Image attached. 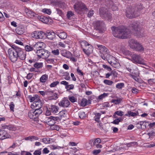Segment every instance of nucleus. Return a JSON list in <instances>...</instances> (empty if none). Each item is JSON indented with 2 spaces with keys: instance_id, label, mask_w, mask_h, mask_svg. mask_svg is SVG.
I'll use <instances>...</instances> for the list:
<instances>
[{
  "instance_id": "obj_23",
  "label": "nucleus",
  "mask_w": 155,
  "mask_h": 155,
  "mask_svg": "<svg viewBox=\"0 0 155 155\" xmlns=\"http://www.w3.org/2000/svg\"><path fill=\"white\" fill-rule=\"evenodd\" d=\"M49 109L52 113L56 114L58 113L59 108L58 107L55 105H51L49 108Z\"/></svg>"
},
{
  "instance_id": "obj_25",
  "label": "nucleus",
  "mask_w": 155,
  "mask_h": 155,
  "mask_svg": "<svg viewBox=\"0 0 155 155\" xmlns=\"http://www.w3.org/2000/svg\"><path fill=\"white\" fill-rule=\"evenodd\" d=\"M97 46L99 49L104 53V54H107L109 53L108 49L105 46L101 45H97Z\"/></svg>"
},
{
  "instance_id": "obj_46",
  "label": "nucleus",
  "mask_w": 155,
  "mask_h": 155,
  "mask_svg": "<svg viewBox=\"0 0 155 155\" xmlns=\"http://www.w3.org/2000/svg\"><path fill=\"white\" fill-rule=\"evenodd\" d=\"M25 49L26 51H31L33 50V48H32L31 46L26 45L25 47Z\"/></svg>"
},
{
  "instance_id": "obj_5",
  "label": "nucleus",
  "mask_w": 155,
  "mask_h": 155,
  "mask_svg": "<svg viewBox=\"0 0 155 155\" xmlns=\"http://www.w3.org/2000/svg\"><path fill=\"white\" fill-rule=\"evenodd\" d=\"M130 27L136 36L141 35V24L138 22H134L131 25Z\"/></svg>"
},
{
  "instance_id": "obj_8",
  "label": "nucleus",
  "mask_w": 155,
  "mask_h": 155,
  "mask_svg": "<svg viewBox=\"0 0 155 155\" xmlns=\"http://www.w3.org/2000/svg\"><path fill=\"white\" fill-rule=\"evenodd\" d=\"M42 112V110L35 109V110H31L29 111L28 116L30 119H35L37 118Z\"/></svg>"
},
{
  "instance_id": "obj_29",
  "label": "nucleus",
  "mask_w": 155,
  "mask_h": 155,
  "mask_svg": "<svg viewBox=\"0 0 155 155\" xmlns=\"http://www.w3.org/2000/svg\"><path fill=\"white\" fill-rule=\"evenodd\" d=\"M80 44L81 47L83 49L89 44L87 41L85 40H81L80 41Z\"/></svg>"
},
{
  "instance_id": "obj_34",
  "label": "nucleus",
  "mask_w": 155,
  "mask_h": 155,
  "mask_svg": "<svg viewBox=\"0 0 155 155\" xmlns=\"http://www.w3.org/2000/svg\"><path fill=\"white\" fill-rule=\"evenodd\" d=\"M42 50H44V49L43 48L40 49L39 50H38L36 51V53L38 56V57L41 58V57H42V55L43 54H42Z\"/></svg>"
},
{
  "instance_id": "obj_52",
  "label": "nucleus",
  "mask_w": 155,
  "mask_h": 155,
  "mask_svg": "<svg viewBox=\"0 0 155 155\" xmlns=\"http://www.w3.org/2000/svg\"><path fill=\"white\" fill-rule=\"evenodd\" d=\"M121 101L120 99H112L111 101V102L114 103L115 104H119Z\"/></svg>"
},
{
  "instance_id": "obj_39",
  "label": "nucleus",
  "mask_w": 155,
  "mask_h": 155,
  "mask_svg": "<svg viewBox=\"0 0 155 155\" xmlns=\"http://www.w3.org/2000/svg\"><path fill=\"white\" fill-rule=\"evenodd\" d=\"M103 82L104 84L109 85H111L113 83L112 81L106 79L104 80Z\"/></svg>"
},
{
  "instance_id": "obj_10",
  "label": "nucleus",
  "mask_w": 155,
  "mask_h": 155,
  "mask_svg": "<svg viewBox=\"0 0 155 155\" xmlns=\"http://www.w3.org/2000/svg\"><path fill=\"white\" fill-rule=\"evenodd\" d=\"M45 32L41 31H35L32 35V37L37 39L45 38Z\"/></svg>"
},
{
  "instance_id": "obj_47",
  "label": "nucleus",
  "mask_w": 155,
  "mask_h": 155,
  "mask_svg": "<svg viewBox=\"0 0 155 155\" xmlns=\"http://www.w3.org/2000/svg\"><path fill=\"white\" fill-rule=\"evenodd\" d=\"M59 83V82L58 81H54L51 83L50 85V87H54Z\"/></svg>"
},
{
  "instance_id": "obj_9",
  "label": "nucleus",
  "mask_w": 155,
  "mask_h": 155,
  "mask_svg": "<svg viewBox=\"0 0 155 155\" xmlns=\"http://www.w3.org/2000/svg\"><path fill=\"white\" fill-rule=\"evenodd\" d=\"M131 59L132 61L134 63L144 64L143 60L140 55L134 54L131 56Z\"/></svg>"
},
{
  "instance_id": "obj_37",
  "label": "nucleus",
  "mask_w": 155,
  "mask_h": 155,
  "mask_svg": "<svg viewBox=\"0 0 155 155\" xmlns=\"http://www.w3.org/2000/svg\"><path fill=\"white\" fill-rule=\"evenodd\" d=\"M42 11L44 13L50 15L51 13V10L50 9L44 8L42 9Z\"/></svg>"
},
{
  "instance_id": "obj_44",
  "label": "nucleus",
  "mask_w": 155,
  "mask_h": 155,
  "mask_svg": "<svg viewBox=\"0 0 155 155\" xmlns=\"http://www.w3.org/2000/svg\"><path fill=\"white\" fill-rule=\"evenodd\" d=\"M79 117L81 119H83L86 117V114L84 112H81L79 113Z\"/></svg>"
},
{
  "instance_id": "obj_7",
  "label": "nucleus",
  "mask_w": 155,
  "mask_h": 155,
  "mask_svg": "<svg viewBox=\"0 0 155 155\" xmlns=\"http://www.w3.org/2000/svg\"><path fill=\"white\" fill-rule=\"evenodd\" d=\"M8 53L10 59L12 62H15L18 59L17 53L15 51L14 48H9L8 50Z\"/></svg>"
},
{
  "instance_id": "obj_30",
  "label": "nucleus",
  "mask_w": 155,
  "mask_h": 155,
  "mask_svg": "<svg viewBox=\"0 0 155 155\" xmlns=\"http://www.w3.org/2000/svg\"><path fill=\"white\" fill-rule=\"evenodd\" d=\"M134 74H130V76L133 79L135 80L136 81L138 82H139V79L137 78L139 75V73H134Z\"/></svg>"
},
{
  "instance_id": "obj_49",
  "label": "nucleus",
  "mask_w": 155,
  "mask_h": 155,
  "mask_svg": "<svg viewBox=\"0 0 155 155\" xmlns=\"http://www.w3.org/2000/svg\"><path fill=\"white\" fill-rule=\"evenodd\" d=\"M121 119V118L116 119L114 120L112 123L115 124H118L119 122H120Z\"/></svg>"
},
{
  "instance_id": "obj_32",
  "label": "nucleus",
  "mask_w": 155,
  "mask_h": 155,
  "mask_svg": "<svg viewBox=\"0 0 155 155\" xmlns=\"http://www.w3.org/2000/svg\"><path fill=\"white\" fill-rule=\"evenodd\" d=\"M48 75L46 74L43 75L40 78V81L41 82H45L48 78Z\"/></svg>"
},
{
  "instance_id": "obj_20",
  "label": "nucleus",
  "mask_w": 155,
  "mask_h": 155,
  "mask_svg": "<svg viewBox=\"0 0 155 155\" xmlns=\"http://www.w3.org/2000/svg\"><path fill=\"white\" fill-rule=\"evenodd\" d=\"M38 17L39 20L44 23L47 24L49 22H51V20L49 17L41 16Z\"/></svg>"
},
{
  "instance_id": "obj_38",
  "label": "nucleus",
  "mask_w": 155,
  "mask_h": 155,
  "mask_svg": "<svg viewBox=\"0 0 155 155\" xmlns=\"http://www.w3.org/2000/svg\"><path fill=\"white\" fill-rule=\"evenodd\" d=\"M123 112L121 111H117L115 112L114 114V115L113 116L115 118L116 117L115 116V114H117L120 116H122L123 115Z\"/></svg>"
},
{
  "instance_id": "obj_2",
  "label": "nucleus",
  "mask_w": 155,
  "mask_h": 155,
  "mask_svg": "<svg viewBox=\"0 0 155 155\" xmlns=\"http://www.w3.org/2000/svg\"><path fill=\"white\" fill-rule=\"evenodd\" d=\"M142 9V6L141 5H134L127 8L126 11V16L129 18L137 17L139 15V12Z\"/></svg>"
},
{
  "instance_id": "obj_4",
  "label": "nucleus",
  "mask_w": 155,
  "mask_h": 155,
  "mask_svg": "<svg viewBox=\"0 0 155 155\" xmlns=\"http://www.w3.org/2000/svg\"><path fill=\"white\" fill-rule=\"evenodd\" d=\"M12 48H14L15 50V51L17 53L18 58L21 60H24L26 58V52L21 48L18 47L14 45L12 46Z\"/></svg>"
},
{
  "instance_id": "obj_59",
  "label": "nucleus",
  "mask_w": 155,
  "mask_h": 155,
  "mask_svg": "<svg viewBox=\"0 0 155 155\" xmlns=\"http://www.w3.org/2000/svg\"><path fill=\"white\" fill-rule=\"evenodd\" d=\"M41 153V151L40 150H37L35 151L33 154L34 155H40Z\"/></svg>"
},
{
  "instance_id": "obj_27",
  "label": "nucleus",
  "mask_w": 155,
  "mask_h": 155,
  "mask_svg": "<svg viewBox=\"0 0 155 155\" xmlns=\"http://www.w3.org/2000/svg\"><path fill=\"white\" fill-rule=\"evenodd\" d=\"M133 49L137 51H143L144 48L142 45L138 43L135 46V48Z\"/></svg>"
},
{
  "instance_id": "obj_21",
  "label": "nucleus",
  "mask_w": 155,
  "mask_h": 155,
  "mask_svg": "<svg viewBox=\"0 0 155 155\" xmlns=\"http://www.w3.org/2000/svg\"><path fill=\"white\" fill-rule=\"evenodd\" d=\"M25 12L28 16L30 18L37 17V15L32 11L26 8L25 9Z\"/></svg>"
},
{
  "instance_id": "obj_62",
  "label": "nucleus",
  "mask_w": 155,
  "mask_h": 155,
  "mask_svg": "<svg viewBox=\"0 0 155 155\" xmlns=\"http://www.w3.org/2000/svg\"><path fill=\"white\" fill-rule=\"evenodd\" d=\"M101 140L99 138H97L94 142V144H98L101 142Z\"/></svg>"
},
{
  "instance_id": "obj_12",
  "label": "nucleus",
  "mask_w": 155,
  "mask_h": 155,
  "mask_svg": "<svg viewBox=\"0 0 155 155\" xmlns=\"http://www.w3.org/2000/svg\"><path fill=\"white\" fill-rule=\"evenodd\" d=\"M45 33V38H47L49 39L52 40L55 37L56 34L52 31H47Z\"/></svg>"
},
{
  "instance_id": "obj_19",
  "label": "nucleus",
  "mask_w": 155,
  "mask_h": 155,
  "mask_svg": "<svg viewBox=\"0 0 155 155\" xmlns=\"http://www.w3.org/2000/svg\"><path fill=\"white\" fill-rule=\"evenodd\" d=\"M139 42L134 39H130L129 40V46L130 47L133 49L135 48V46Z\"/></svg>"
},
{
  "instance_id": "obj_6",
  "label": "nucleus",
  "mask_w": 155,
  "mask_h": 155,
  "mask_svg": "<svg viewBox=\"0 0 155 155\" xmlns=\"http://www.w3.org/2000/svg\"><path fill=\"white\" fill-rule=\"evenodd\" d=\"M100 16L103 18L110 19L111 18V14L104 8H101L99 9Z\"/></svg>"
},
{
  "instance_id": "obj_28",
  "label": "nucleus",
  "mask_w": 155,
  "mask_h": 155,
  "mask_svg": "<svg viewBox=\"0 0 155 155\" xmlns=\"http://www.w3.org/2000/svg\"><path fill=\"white\" fill-rule=\"evenodd\" d=\"M42 54L43 55H42V57H41V58H47L49 57L50 55V53L49 52V51L47 50H42Z\"/></svg>"
},
{
  "instance_id": "obj_24",
  "label": "nucleus",
  "mask_w": 155,
  "mask_h": 155,
  "mask_svg": "<svg viewBox=\"0 0 155 155\" xmlns=\"http://www.w3.org/2000/svg\"><path fill=\"white\" fill-rule=\"evenodd\" d=\"M61 54L63 56L69 58L71 56V53L70 52L65 50H62L61 51Z\"/></svg>"
},
{
  "instance_id": "obj_50",
  "label": "nucleus",
  "mask_w": 155,
  "mask_h": 155,
  "mask_svg": "<svg viewBox=\"0 0 155 155\" xmlns=\"http://www.w3.org/2000/svg\"><path fill=\"white\" fill-rule=\"evenodd\" d=\"M74 15L73 13L71 11H68L67 14V18L68 19H70V18L72 16Z\"/></svg>"
},
{
  "instance_id": "obj_18",
  "label": "nucleus",
  "mask_w": 155,
  "mask_h": 155,
  "mask_svg": "<svg viewBox=\"0 0 155 155\" xmlns=\"http://www.w3.org/2000/svg\"><path fill=\"white\" fill-rule=\"evenodd\" d=\"M104 24L102 21H97L94 22V27L96 30H100Z\"/></svg>"
},
{
  "instance_id": "obj_48",
  "label": "nucleus",
  "mask_w": 155,
  "mask_h": 155,
  "mask_svg": "<svg viewBox=\"0 0 155 155\" xmlns=\"http://www.w3.org/2000/svg\"><path fill=\"white\" fill-rule=\"evenodd\" d=\"M49 99L50 100H56L58 98L57 94L56 93H54V94L53 96H50L49 97Z\"/></svg>"
},
{
  "instance_id": "obj_33",
  "label": "nucleus",
  "mask_w": 155,
  "mask_h": 155,
  "mask_svg": "<svg viewBox=\"0 0 155 155\" xmlns=\"http://www.w3.org/2000/svg\"><path fill=\"white\" fill-rule=\"evenodd\" d=\"M43 66V63L41 62L35 63L34 64V66L36 68H42Z\"/></svg>"
},
{
  "instance_id": "obj_40",
  "label": "nucleus",
  "mask_w": 155,
  "mask_h": 155,
  "mask_svg": "<svg viewBox=\"0 0 155 155\" xmlns=\"http://www.w3.org/2000/svg\"><path fill=\"white\" fill-rule=\"evenodd\" d=\"M42 141L45 143L47 144L50 143V138H45L42 139Z\"/></svg>"
},
{
  "instance_id": "obj_57",
  "label": "nucleus",
  "mask_w": 155,
  "mask_h": 155,
  "mask_svg": "<svg viewBox=\"0 0 155 155\" xmlns=\"http://www.w3.org/2000/svg\"><path fill=\"white\" fill-rule=\"evenodd\" d=\"M21 155H32L31 153L29 152L25 151H22L21 152Z\"/></svg>"
},
{
  "instance_id": "obj_56",
  "label": "nucleus",
  "mask_w": 155,
  "mask_h": 155,
  "mask_svg": "<svg viewBox=\"0 0 155 155\" xmlns=\"http://www.w3.org/2000/svg\"><path fill=\"white\" fill-rule=\"evenodd\" d=\"M69 99L70 101L72 103H74L77 101V99L74 96H71L69 97Z\"/></svg>"
},
{
  "instance_id": "obj_42",
  "label": "nucleus",
  "mask_w": 155,
  "mask_h": 155,
  "mask_svg": "<svg viewBox=\"0 0 155 155\" xmlns=\"http://www.w3.org/2000/svg\"><path fill=\"white\" fill-rule=\"evenodd\" d=\"M50 129L52 130H59L60 129V127L58 126L53 125L51 126Z\"/></svg>"
},
{
  "instance_id": "obj_51",
  "label": "nucleus",
  "mask_w": 155,
  "mask_h": 155,
  "mask_svg": "<svg viewBox=\"0 0 155 155\" xmlns=\"http://www.w3.org/2000/svg\"><path fill=\"white\" fill-rule=\"evenodd\" d=\"M74 88V85L73 84H68L67 86L65 87L66 89L67 90H69L73 89Z\"/></svg>"
},
{
  "instance_id": "obj_35",
  "label": "nucleus",
  "mask_w": 155,
  "mask_h": 155,
  "mask_svg": "<svg viewBox=\"0 0 155 155\" xmlns=\"http://www.w3.org/2000/svg\"><path fill=\"white\" fill-rule=\"evenodd\" d=\"M47 122L48 124L51 126L54 125L55 123V122H54L52 119H51L50 117H49L47 119Z\"/></svg>"
},
{
  "instance_id": "obj_31",
  "label": "nucleus",
  "mask_w": 155,
  "mask_h": 155,
  "mask_svg": "<svg viewBox=\"0 0 155 155\" xmlns=\"http://www.w3.org/2000/svg\"><path fill=\"white\" fill-rule=\"evenodd\" d=\"M137 113L133 112L131 111H128L127 112V114H125V116L129 117L130 116L134 117L137 116Z\"/></svg>"
},
{
  "instance_id": "obj_1",
  "label": "nucleus",
  "mask_w": 155,
  "mask_h": 155,
  "mask_svg": "<svg viewBox=\"0 0 155 155\" xmlns=\"http://www.w3.org/2000/svg\"><path fill=\"white\" fill-rule=\"evenodd\" d=\"M111 29L114 36L120 38H129L131 34L130 31L124 26L112 27Z\"/></svg>"
},
{
  "instance_id": "obj_53",
  "label": "nucleus",
  "mask_w": 155,
  "mask_h": 155,
  "mask_svg": "<svg viewBox=\"0 0 155 155\" xmlns=\"http://www.w3.org/2000/svg\"><path fill=\"white\" fill-rule=\"evenodd\" d=\"M124 86V84L123 83H119L116 85V87L118 89H121Z\"/></svg>"
},
{
  "instance_id": "obj_54",
  "label": "nucleus",
  "mask_w": 155,
  "mask_h": 155,
  "mask_svg": "<svg viewBox=\"0 0 155 155\" xmlns=\"http://www.w3.org/2000/svg\"><path fill=\"white\" fill-rule=\"evenodd\" d=\"M52 53L54 55H58L59 54V50L58 49H56L52 50Z\"/></svg>"
},
{
  "instance_id": "obj_11",
  "label": "nucleus",
  "mask_w": 155,
  "mask_h": 155,
  "mask_svg": "<svg viewBox=\"0 0 155 155\" xmlns=\"http://www.w3.org/2000/svg\"><path fill=\"white\" fill-rule=\"evenodd\" d=\"M56 34L60 38L62 39H64L67 37V33L61 30H57Z\"/></svg>"
},
{
  "instance_id": "obj_45",
  "label": "nucleus",
  "mask_w": 155,
  "mask_h": 155,
  "mask_svg": "<svg viewBox=\"0 0 155 155\" xmlns=\"http://www.w3.org/2000/svg\"><path fill=\"white\" fill-rule=\"evenodd\" d=\"M108 95V94L106 93H104L99 96L98 98L100 99H102L106 97Z\"/></svg>"
},
{
  "instance_id": "obj_13",
  "label": "nucleus",
  "mask_w": 155,
  "mask_h": 155,
  "mask_svg": "<svg viewBox=\"0 0 155 155\" xmlns=\"http://www.w3.org/2000/svg\"><path fill=\"white\" fill-rule=\"evenodd\" d=\"M45 44L42 42H38L34 46L33 50L36 51L40 49L43 48L45 47Z\"/></svg>"
},
{
  "instance_id": "obj_15",
  "label": "nucleus",
  "mask_w": 155,
  "mask_h": 155,
  "mask_svg": "<svg viewBox=\"0 0 155 155\" xmlns=\"http://www.w3.org/2000/svg\"><path fill=\"white\" fill-rule=\"evenodd\" d=\"M10 135L5 130H2L0 131V139L3 140L6 138H9Z\"/></svg>"
},
{
  "instance_id": "obj_22",
  "label": "nucleus",
  "mask_w": 155,
  "mask_h": 155,
  "mask_svg": "<svg viewBox=\"0 0 155 155\" xmlns=\"http://www.w3.org/2000/svg\"><path fill=\"white\" fill-rule=\"evenodd\" d=\"M15 31L17 34L21 35L25 32V28L23 26L21 25L16 28Z\"/></svg>"
},
{
  "instance_id": "obj_16",
  "label": "nucleus",
  "mask_w": 155,
  "mask_h": 155,
  "mask_svg": "<svg viewBox=\"0 0 155 155\" xmlns=\"http://www.w3.org/2000/svg\"><path fill=\"white\" fill-rule=\"evenodd\" d=\"M83 51L86 54L89 55L93 51V47L91 45L89 44L87 46L83 48Z\"/></svg>"
},
{
  "instance_id": "obj_63",
  "label": "nucleus",
  "mask_w": 155,
  "mask_h": 155,
  "mask_svg": "<svg viewBox=\"0 0 155 155\" xmlns=\"http://www.w3.org/2000/svg\"><path fill=\"white\" fill-rule=\"evenodd\" d=\"M59 114L61 117H64V115L65 114V111L64 110L60 111L59 113Z\"/></svg>"
},
{
  "instance_id": "obj_60",
  "label": "nucleus",
  "mask_w": 155,
  "mask_h": 155,
  "mask_svg": "<svg viewBox=\"0 0 155 155\" xmlns=\"http://www.w3.org/2000/svg\"><path fill=\"white\" fill-rule=\"evenodd\" d=\"M148 135L150 137L155 136V132L151 131L148 133Z\"/></svg>"
},
{
  "instance_id": "obj_64",
  "label": "nucleus",
  "mask_w": 155,
  "mask_h": 155,
  "mask_svg": "<svg viewBox=\"0 0 155 155\" xmlns=\"http://www.w3.org/2000/svg\"><path fill=\"white\" fill-rule=\"evenodd\" d=\"M103 67L104 68L106 69L109 71H110L111 70V68L110 67L107 66V65L103 64Z\"/></svg>"
},
{
  "instance_id": "obj_3",
  "label": "nucleus",
  "mask_w": 155,
  "mask_h": 155,
  "mask_svg": "<svg viewBox=\"0 0 155 155\" xmlns=\"http://www.w3.org/2000/svg\"><path fill=\"white\" fill-rule=\"evenodd\" d=\"M74 8L76 12L81 14L82 12L87 11L88 9L82 2H76L74 5Z\"/></svg>"
},
{
  "instance_id": "obj_17",
  "label": "nucleus",
  "mask_w": 155,
  "mask_h": 155,
  "mask_svg": "<svg viewBox=\"0 0 155 155\" xmlns=\"http://www.w3.org/2000/svg\"><path fill=\"white\" fill-rule=\"evenodd\" d=\"M70 104L69 101L67 99H65L62 100L59 103V106L64 107H67Z\"/></svg>"
},
{
  "instance_id": "obj_26",
  "label": "nucleus",
  "mask_w": 155,
  "mask_h": 155,
  "mask_svg": "<svg viewBox=\"0 0 155 155\" xmlns=\"http://www.w3.org/2000/svg\"><path fill=\"white\" fill-rule=\"evenodd\" d=\"M115 58L113 57L111 59H107L108 62L114 67L115 68L116 65L117 64V62L115 60Z\"/></svg>"
},
{
  "instance_id": "obj_41",
  "label": "nucleus",
  "mask_w": 155,
  "mask_h": 155,
  "mask_svg": "<svg viewBox=\"0 0 155 155\" xmlns=\"http://www.w3.org/2000/svg\"><path fill=\"white\" fill-rule=\"evenodd\" d=\"M140 124L141 126V129H144L146 127L147 123L145 121H140Z\"/></svg>"
},
{
  "instance_id": "obj_43",
  "label": "nucleus",
  "mask_w": 155,
  "mask_h": 155,
  "mask_svg": "<svg viewBox=\"0 0 155 155\" xmlns=\"http://www.w3.org/2000/svg\"><path fill=\"white\" fill-rule=\"evenodd\" d=\"M87 100L85 99H83L81 102V105L82 106H85L87 105Z\"/></svg>"
},
{
  "instance_id": "obj_61",
  "label": "nucleus",
  "mask_w": 155,
  "mask_h": 155,
  "mask_svg": "<svg viewBox=\"0 0 155 155\" xmlns=\"http://www.w3.org/2000/svg\"><path fill=\"white\" fill-rule=\"evenodd\" d=\"M148 82L150 84H152L153 83H155V79H150L148 80Z\"/></svg>"
},
{
  "instance_id": "obj_55",
  "label": "nucleus",
  "mask_w": 155,
  "mask_h": 155,
  "mask_svg": "<svg viewBox=\"0 0 155 155\" xmlns=\"http://www.w3.org/2000/svg\"><path fill=\"white\" fill-rule=\"evenodd\" d=\"M50 117H51V119H52L54 121V122H55V121L57 120H60L61 119V117L60 118L58 117H54L53 116H51Z\"/></svg>"
},
{
  "instance_id": "obj_58",
  "label": "nucleus",
  "mask_w": 155,
  "mask_h": 155,
  "mask_svg": "<svg viewBox=\"0 0 155 155\" xmlns=\"http://www.w3.org/2000/svg\"><path fill=\"white\" fill-rule=\"evenodd\" d=\"M10 108L11 110L14 111V109L15 107V105L13 102H11L10 103Z\"/></svg>"
},
{
  "instance_id": "obj_36",
  "label": "nucleus",
  "mask_w": 155,
  "mask_h": 155,
  "mask_svg": "<svg viewBox=\"0 0 155 155\" xmlns=\"http://www.w3.org/2000/svg\"><path fill=\"white\" fill-rule=\"evenodd\" d=\"M101 114L100 113H97L95 114V116L94 117L95 120L97 122H99V119L100 118Z\"/></svg>"
},
{
  "instance_id": "obj_14",
  "label": "nucleus",
  "mask_w": 155,
  "mask_h": 155,
  "mask_svg": "<svg viewBox=\"0 0 155 155\" xmlns=\"http://www.w3.org/2000/svg\"><path fill=\"white\" fill-rule=\"evenodd\" d=\"M32 106H33L35 109H37L40 110H42L41 108L42 106V104L40 100H36L33 102Z\"/></svg>"
}]
</instances>
